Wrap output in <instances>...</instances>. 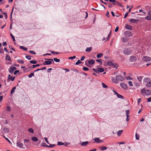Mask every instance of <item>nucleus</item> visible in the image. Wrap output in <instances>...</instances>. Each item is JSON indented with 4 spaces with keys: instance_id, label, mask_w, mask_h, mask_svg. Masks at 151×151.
I'll return each mask as SVG.
<instances>
[{
    "instance_id": "5fc2aeb1",
    "label": "nucleus",
    "mask_w": 151,
    "mask_h": 151,
    "mask_svg": "<svg viewBox=\"0 0 151 151\" xmlns=\"http://www.w3.org/2000/svg\"><path fill=\"white\" fill-rule=\"evenodd\" d=\"M83 69L84 71H86L89 70V69L88 68L86 67H83Z\"/></svg>"
},
{
    "instance_id": "a19ab883",
    "label": "nucleus",
    "mask_w": 151,
    "mask_h": 151,
    "mask_svg": "<svg viewBox=\"0 0 151 151\" xmlns=\"http://www.w3.org/2000/svg\"><path fill=\"white\" fill-rule=\"evenodd\" d=\"M146 90L145 88L142 89V90L141 91V93H143V94L144 93V94H145Z\"/></svg>"
},
{
    "instance_id": "473e14b6",
    "label": "nucleus",
    "mask_w": 151,
    "mask_h": 151,
    "mask_svg": "<svg viewBox=\"0 0 151 151\" xmlns=\"http://www.w3.org/2000/svg\"><path fill=\"white\" fill-rule=\"evenodd\" d=\"M19 47L20 49H22L26 51L27 50V47H25L23 46H20Z\"/></svg>"
},
{
    "instance_id": "37998d69",
    "label": "nucleus",
    "mask_w": 151,
    "mask_h": 151,
    "mask_svg": "<svg viewBox=\"0 0 151 151\" xmlns=\"http://www.w3.org/2000/svg\"><path fill=\"white\" fill-rule=\"evenodd\" d=\"M49 145H50V146H49V145H48V146H47V147H48V148H51V147H55V144H49Z\"/></svg>"
},
{
    "instance_id": "052dcab7",
    "label": "nucleus",
    "mask_w": 151,
    "mask_h": 151,
    "mask_svg": "<svg viewBox=\"0 0 151 151\" xmlns=\"http://www.w3.org/2000/svg\"><path fill=\"white\" fill-rule=\"evenodd\" d=\"M96 62L100 63L101 64L102 63V62L101 59H97L96 60Z\"/></svg>"
},
{
    "instance_id": "393cba45",
    "label": "nucleus",
    "mask_w": 151,
    "mask_h": 151,
    "mask_svg": "<svg viewBox=\"0 0 151 151\" xmlns=\"http://www.w3.org/2000/svg\"><path fill=\"white\" fill-rule=\"evenodd\" d=\"M143 77V76H140L139 77H137V79L138 81L139 82H141V81H142Z\"/></svg>"
},
{
    "instance_id": "603ef678",
    "label": "nucleus",
    "mask_w": 151,
    "mask_h": 151,
    "mask_svg": "<svg viewBox=\"0 0 151 151\" xmlns=\"http://www.w3.org/2000/svg\"><path fill=\"white\" fill-rule=\"evenodd\" d=\"M6 110L7 111H11L10 107L9 106H7L6 107Z\"/></svg>"
},
{
    "instance_id": "6e6552de",
    "label": "nucleus",
    "mask_w": 151,
    "mask_h": 151,
    "mask_svg": "<svg viewBox=\"0 0 151 151\" xmlns=\"http://www.w3.org/2000/svg\"><path fill=\"white\" fill-rule=\"evenodd\" d=\"M120 86L122 88L124 89H126L127 88V84L124 83H121L120 84Z\"/></svg>"
},
{
    "instance_id": "72a5a7b5",
    "label": "nucleus",
    "mask_w": 151,
    "mask_h": 151,
    "mask_svg": "<svg viewBox=\"0 0 151 151\" xmlns=\"http://www.w3.org/2000/svg\"><path fill=\"white\" fill-rule=\"evenodd\" d=\"M92 49L91 47H87L86 50V51L89 52L91 51Z\"/></svg>"
},
{
    "instance_id": "09e8293b",
    "label": "nucleus",
    "mask_w": 151,
    "mask_h": 151,
    "mask_svg": "<svg viewBox=\"0 0 151 151\" xmlns=\"http://www.w3.org/2000/svg\"><path fill=\"white\" fill-rule=\"evenodd\" d=\"M41 145L43 147H47V146H48V145H46V144L45 142H42L41 143Z\"/></svg>"
},
{
    "instance_id": "bb28decb",
    "label": "nucleus",
    "mask_w": 151,
    "mask_h": 151,
    "mask_svg": "<svg viewBox=\"0 0 151 151\" xmlns=\"http://www.w3.org/2000/svg\"><path fill=\"white\" fill-rule=\"evenodd\" d=\"M103 55L102 53H99L97 55V58H101Z\"/></svg>"
},
{
    "instance_id": "a878e982",
    "label": "nucleus",
    "mask_w": 151,
    "mask_h": 151,
    "mask_svg": "<svg viewBox=\"0 0 151 151\" xmlns=\"http://www.w3.org/2000/svg\"><path fill=\"white\" fill-rule=\"evenodd\" d=\"M126 115L127 116V117H129L130 116H129V110H128L126 111Z\"/></svg>"
},
{
    "instance_id": "58836bf2",
    "label": "nucleus",
    "mask_w": 151,
    "mask_h": 151,
    "mask_svg": "<svg viewBox=\"0 0 151 151\" xmlns=\"http://www.w3.org/2000/svg\"><path fill=\"white\" fill-rule=\"evenodd\" d=\"M107 5L109 8H112L113 7L112 4L109 2H108Z\"/></svg>"
},
{
    "instance_id": "c9c22d12",
    "label": "nucleus",
    "mask_w": 151,
    "mask_h": 151,
    "mask_svg": "<svg viewBox=\"0 0 151 151\" xmlns=\"http://www.w3.org/2000/svg\"><path fill=\"white\" fill-rule=\"evenodd\" d=\"M146 86L148 87H151V81H148L146 85Z\"/></svg>"
},
{
    "instance_id": "680f3d73",
    "label": "nucleus",
    "mask_w": 151,
    "mask_h": 151,
    "mask_svg": "<svg viewBox=\"0 0 151 151\" xmlns=\"http://www.w3.org/2000/svg\"><path fill=\"white\" fill-rule=\"evenodd\" d=\"M72 70L73 71L76 72L77 73H78L79 72L78 70L76 69H73Z\"/></svg>"
},
{
    "instance_id": "13d9d810",
    "label": "nucleus",
    "mask_w": 151,
    "mask_h": 151,
    "mask_svg": "<svg viewBox=\"0 0 151 151\" xmlns=\"http://www.w3.org/2000/svg\"><path fill=\"white\" fill-rule=\"evenodd\" d=\"M31 56L30 55L26 56L25 58L28 59V60H31Z\"/></svg>"
},
{
    "instance_id": "9b49d317",
    "label": "nucleus",
    "mask_w": 151,
    "mask_h": 151,
    "mask_svg": "<svg viewBox=\"0 0 151 151\" xmlns=\"http://www.w3.org/2000/svg\"><path fill=\"white\" fill-rule=\"evenodd\" d=\"M15 78V77H12L11 76L10 74H9L8 76V79L11 80L12 81H14Z\"/></svg>"
},
{
    "instance_id": "f704fd0d",
    "label": "nucleus",
    "mask_w": 151,
    "mask_h": 151,
    "mask_svg": "<svg viewBox=\"0 0 151 151\" xmlns=\"http://www.w3.org/2000/svg\"><path fill=\"white\" fill-rule=\"evenodd\" d=\"M3 131L5 132H9V129L6 127H5L3 129Z\"/></svg>"
},
{
    "instance_id": "6e6d98bb",
    "label": "nucleus",
    "mask_w": 151,
    "mask_h": 151,
    "mask_svg": "<svg viewBox=\"0 0 151 151\" xmlns=\"http://www.w3.org/2000/svg\"><path fill=\"white\" fill-rule=\"evenodd\" d=\"M40 64H37L36 65H32V68H34L35 67H37L40 66Z\"/></svg>"
},
{
    "instance_id": "412c9836",
    "label": "nucleus",
    "mask_w": 151,
    "mask_h": 151,
    "mask_svg": "<svg viewBox=\"0 0 151 151\" xmlns=\"http://www.w3.org/2000/svg\"><path fill=\"white\" fill-rule=\"evenodd\" d=\"M6 59L7 60H8L10 61H12L10 57L8 55H6Z\"/></svg>"
},
{
    "instance_id": "f8f14e48",
    "label": "nucleus",
    "mask_w": 151,
    "mask_h": 151,
    "mask_svg": "<svg viewBox=\"0 0 151 151\" xmlns=\"http://www.w3.org/2000/svg\"><path fill=\"white\" fill-rule=\"evenodd\" d=\"M125 27L127 29L131 30H132L133 29L132 27L131 26L128 24H126L125 26Z\"/></svg>"
},
{
    "instance_id": "de8ad7c7",
    "label": "nucleus",
    "mask_w": 151,
    "mask_h": 151,
    "mask_svg": "<svg viewBox=\"0 0 151 151\" xmlns=\"http://www.w3.org/2000/svg\"><path fill=\"white\" fill-rule=\"evenodd\" d=\"M29 62L30 63L33 64H35L37 63V61L34 60L30 61Z\"/></svg>"
},
{
    "instance_id": "6ab92c4d",
    "label": "nucleus",
    "mask_w": 151,
    "mask_h": 151,
    "mask_svg": "<svg viewBox=\"0 0 151 151\" xmlns=\"http://www.w3.org/2000/svg\"><path fill=\"white\" fill-rule=\"evenodd\" d=\"M145 94L147 95H150L151 94V90H146Z\"/></svg>"
},
{
    "instance_id": "c85d7f7f",
    "label": "nucleus",
    "mask_w": 151,
    "mask_h": 151,
    "mask_svg": "<svg viewBox=\"0 0 151 151\" xmlns=\"http://www.w3.org/2000/svg\"><path fill=\"white\" fill-rule=\"evenodd\" d=\"M123 132V130L118 131L117 133L118 136H120Z\"/></svg>"
},
{
    "instance_id": "f3484780",
    "label": "nucleus",
    "mask_w": 151,
    "mask_h": 151,
    "mask_svg": "<svg viewBox=\"0 0 151 151\" xmlns=\"http://www.w3.org/2000/svg\"><path fill=\"white\" fill-rule=\"evenodd\" d=\"M93 140L95 141V142L96 143H99L100 139L99 138L95 137L93 139Z\"/></svg>"
},
{
    "instance_id": "4be33fe9",
    "label": "nucleus",
    "mask_w": 151,
    "mask_h": 151,
    "mask_svg": "<svg viewBox=\"0 0 151 151\" xmlns=\"http://www.w3.org/2000/svg\"><path fill=\"white\" fill-rule=\"evenodd\" d=\"M107 65L110 66H114V64L113 63H112L111 62H107Z\"/></svg>"
},
{
    "instance_id": "69168bd1",
    "label": "nucleus",
    "mask_w": 151,
    "mask_h": 151,
    "mask_svg": "<svg viewBox=\"0 0 151 151\" xmlns=\"http://www.w3.org/2000/svg\"><path fill=\"white\" fill-rule=\"evenodd\" d=\"M76 58V56H73V57H69L68 58V59H74L75 58Z\"/></svg>"
},
{
    "instance_id": "2eb2a0df",
    "label": "nucleus",
    "mask_w": 151,
    "mask_h": 151,
    "mask_svg": "<svg viewBox=\"0 0 151 151\" xmlns=\"http://www.w3.org/2000/svg\"><path fill=\"white\" fill-rule=\"evenodd\" d=\"M24 144L25 146L27 147V143H28L29 142V140L27 139H24Z\"/></svg>"
},
{
    "instance_id": "e2e57ef3",
    "label": "nucleus",
    "mask_w": 151,
    "mask_h": 151,
    "mask_svg": "<svg viewBox=\"0 0 151 151\" xmlns=\"http://www.w3.org/2000/svg\"><path fill=\"white\" fill-rule=\"evenodd\" d=\"M14 90H15L14 89H13V88H12V89H11V92H10V93L11 94H12V95H13V93H14Z\"/></svg>"
},
{
    "instance_id": "dca6fc26",
    "label": "nucleus",
    "mask_w": 151,
    "mask_h": 151,
    "mask_svg": "<svg viewBox=\"0 0 151 151\" xmlns=\"http://www.w3.org/2000/svg\"><path fill=\"white\" fill-rule=\"evenodd\" d=\"M32 140L34 142H37L38 141V139L37 137H31Z\"/></svg>"
},
{
    "instance_id": "a18cd8bd",
    "label": "nucleus",
    "mask_w": 151,
    "mask_h": 151,
    "mask_svg": "<svg viewBox=\"0 0 151 151\" xmlns=\"http://www.w3.org/2000/svg\"><path fill=\"white\" fill-rule=\"evenodd\" d=\"M101 84L103 88H108V86L104 83H102Z\"/></svg>"
},
{
    "instance_id": "79ce46f5",
    "label": "nucleus",
    "mask_w": 151,
    "mask_h": 151,
    "mask_svg": "<svg viewBox=\"0 0 151 151\" xmlns=\"http://www.w3.org/2000/svg\"><path fill=\"white\" fill-rule=\"evenodd\" d=\"M3 137L5 139L7 140L9 143L10 144H12L11 142L10 141V140L7 138L6 137L4 136H3Z\"/></svg>"
},
{
    "instance_id": "49530a36",
    "label": "nucleus",
    "mask_w": 151,
    "mask_h": 151,
    "mask_svg": "<svg viewBox=\"0 0 151 151\" xmlns=\"http://www.w3.org/2000/svg\"><path fill=\"white\" fill-rule=\"evenodd\" d=\"M83 63V62H81L80 60H78L75 63L76 65H78L79 64Z\"/></svg>"
},
{
    "instance_id": "b1692460",
    "label": "nucleus",
    "mask_w": 151,
    "mask_h": 151,
    "mask_svg": "<svg viewBox=\"0 0 151 151\" xmlns=\"http://www.w3.org/2000/svg\"><path fill=\"white\" fill-rule=\"evenodd\" d=\"M88 63L89 64H93L95 63V61L94 60H92L88 61Z\"/></svg>"
},
{
    "instance_id": "f257e3e1",
    "label": "nucleus",
    "mask_w": 151,
    "mask_h": 151,
    "mask_svg": "<svg viewBox=\"0 0 151 151\" xmlns=\"http://www.w3.org/2000/svg\"><path fill=\"white\" fill-rule=\"evenodd\" d=\"M124 79V78L121 75H117L116 76V78L113 77L112 78V81L113 83L117 84L118 83V81H123Z\"/></svg>"
},
{
    "instance_id": "cd10ccee",
    "label": "nucleus",
    "mask_w": 151,
    "mask_h": 151,
    "mask_svg": "<svg viewBox=\"0 0 151 151\" xmlns=\"http://www.w3.org/2000/svg\"><path fill=\"white\" fill-rule=\"evenodd\" d=\"M116 96L118 98H120L123 99H124V97L123 96L119 93H118L117 95Z\"/></svg>"
},
{
    "instance_id": "7c9ffc66",
    "label": "nucleus",
    "mask_w": 151,
    "mask_h": 151,
    "mask_svg": "<svg viewBox=\"0 0 151 151\" xmlns=\"http://www.w3.org/2000/svg\"><path fill=\"white\" fill-rule=\"evenodd\" d=\"M17 61L18 63H19L20 64H24V61L22 60L21 59H18L17 60Z\"/></svg>"
},
{
    "instance_id": "8fccbe9b",
    "label": "nucleus",
    "mask_w": 151,
    "mask_h": 151,
    "mask_svg": "<svg viewBox=\"0 0 151 151\" xmlns=\"http://www.w3.org/2000/svg\"><path fill=\"white\" fill-rule=\"evenodd\" d=\"M34 76V73H32L29 75H28V77L29 78H31L32 76Z\"/></svg>"
},
{
    "instance_id": "a211bd4d",
    "label": "nucleus",
    "mask_w": 151,
    "mask_h": 151,
    "mask_svg": "<svg viewBox=\"0 0 151 151\" xmlns=\"http://www.w3.org/2000/svg\"><path fill=\"white\" fill-rule=\"evenodd\" d=\"M99 149L101 150L104 151L106 150L107 149V147L104 146H101L99 147Z\"/></svg>"
},
{
    "instance_id": "0eeeda50",
    "label": "nucleus",
    "mask_w": 151,
    "mask_h": 151,
    "mask_svg": "<svg viewBox=\"0 0 151 151\" xmlns=\"http://www.w3.org/2000/svg\"><path fill=\"white\" fill-rule=\"evenodd\" d=\"M16 144L17 146L19 148H24V147H23L24 144L22 143L19 142H17Z\"/></svg>"
},
{
    "instance_id": "5701e85b",
    "label": "nucleus",
    "mask_w": 151,
    "mask_h": 151,
    "mask_svg": "<svg viewBox=\"0 0 151 151\" xmlns=\"http://www.w3.org/2000/svg\"><path fill=\"white\" fill-rule=\"evenodd\" d=\"M145 19L146 20H151V16H146L145 17Z\"/></svg>"
},
{
    "instance_id": "4d7b16f0",
    "label": "nucleus",
    "mask_w": 151,
    "mask_h": 151,
    "mask_svg": "<svg viewBox=\"0 0 151 151\" xmlns=\"http://www.w3.org/2000/svg\"><path fill=\"white\" fill-rule=\"evenodd\" d=\"M136 139L137 140H138L139 139V134H137V133L135 134Z\"/></svg>"
},
{
    "instance_id": "9d476101",
    "label": "nucleus",
    "mask_w": 151,
    "mask_h": 151,
    "mask_svg": "<svg viewBox=\"0 0 151 151\" xmlns=\"http://www.w3.org/2000/svg\"><path fill=\"white\" fill-rule=\"evenodd\" d=\"M129 21L131 23H135L138 22V20L134 19H129Z\"/></svg>"
},
{
    "instance_id": "774afa93",
    "label": "nucleus",
    "mask_w": 151,
    "mask_h": 151,
    "mask_svg": "<svg viewBox=\"0 0 151 151\" xmlns=\"http://www.w3.org/2000/svg\"><path fill=\"white\" fill-rule=\"evenodd\" d=\"M19 72V70H16L14 72V74L15 75L17 74V73Z\"/></svg>"
},
{
    "instance_id": "0e129e2a",
    "label": "nucleus",
    "mask_w": 151,
    "mask_h": 151,
    "mask_svg": "<svg viewBox=\"0 0 151 151\" xmlns=\"http://www.w3.org/2000/svg\"><path fill=\"white\" fill-rule=\"evenodd\" d=\"M134 85L136 86H140V84L137 82H135L134 83Z\"/></svg>"
},
{
    "instance_id": "ddd939ff",
    "label": "nucleus",
    "mask_w": 151,
    "mask_h": 151,
    "mask_svg": "<svg viewBox=\"0 0 151 151\" xmlns=\"http://www.w3.org/2000/svg\"><path fill=\"white\" fill-rule=\"evenodd\" d=\"M113 4L114 5H117L118 6H120L121 7H123V6L121 4V3H120L119 2L117 1H116L115 3H113Z\"/></svg>"
},
{
    "instance_id": "bf43d9fd",
    "label": "nucleus",
    "mask_w": 151,
    "mask_h": 151,
    "mask_svg": "<svg viewBox=\"0 0 151 151\" xmlns=\"http://www.w3.org/2000/svg\"><path fill=\"white\" fill-rule=\"evenodd\" d=\"M92 70L94 71L96 73H99V71L96 68H93L92 69Z\"/></svg>"
},
{
    "instance_id": "20e7f679",
    "label": "nucleus",
    "mask_w": 151,
    "mask_h": 151,
    "mask_svg": "<svg viewBox=\"0 0 151 151\" xmlns=\"http://www.w3.org/2000/svg\"><path fill=\"white\" fill-rule=\"evenodd\" d=\"M16 69L17 68L15 67L11 66L8 70V71L11 74H12L13 73V71Z\"/></svg>"
},
{
    "instance_id": "864d4df0",
    "label": "nucleus",
    "mask_w": 151,
    "mask_h": 151,
    "mask_svg": "<svg viewBox=\"0 0 151 151\" xmlns=\"http://www.w3.org/2000/svg\"><path fill=\"white\" fill-rule=\"evenodd\" d=\"M10 35L11 37L12 38L13 40V41L14 42L15 41V40L14 38V37L12 35V34L11 33L10 34Z\"/></svg>"
},
{
    "instance_id": "423d86ee",
    "label": "nucleus",
    "mask_w": 151,
    "mask_h": 151,
    "mask_svg": "<svg viewBox=\"0 0 151 151\" xmlns=\"http://www.w3.org/2000/svg\"><path fill=\"white\" fill-rule=\"evenodd\" d=\"M142 60L145 62L150 61L151 60V58L148 56H144L143 57Z\"/></svg>"
},
{
    "instance_id": "7ed1b4c3",
    "label": "nucleus",
    "mask_w": 151,
    "mask_h": 151,
    "mask_svg": "<svg viewBox=\"0 0 151 151\" xmlns=\"http://www.w3.org/2000/svg\"><path fill=\"white\" fill-rule=\"evenodd\" d=\"M123 53L125 55H129L131 54L132 51L129 48H126L123 51Z\"/></svg>"
},
{
    "instance_id": "2f4dec72",
    "label": "nucleus",
    "mask_w": 151,
    "mask_h": 151,
    "mask_svg": "<svg viewBox=\"0 0 151 151\" xmlns=\"http://www.w3.org/2000/svg\"><path fill=\"white\" fill-rule=\"evenodd\" d=\"M150 79L149 78H145L143 80L144 82L147 83L148 81H150Z\"/></svg>"
},
{
    "instance_id": "c03bdc74",
    "label": "nucleus",
    "mask_w": 151,
    "mask_h": 151,
    "mask_svg": "<svg viewBox=\"0 0 151 151\" xmlns=\"http://www.w3.org/2000/svg\"><path fill=\"white\" fill-rule=\"evenodd\" d=\"M54 60L56 62H59L60 60L59 59H58L56 58H54L53 59V60Z\"/></svg>"
},
{
    "instance_id": "4468645a",
    "label": "nucleus",
    "mask_w": 151,
    "mask_h": 151,
    "mask_svg": "<svg viewBox=\"0 0 151 151\" xmlns=\"http://www.w3.org/2000/svg\"><path fill=\"white\" fill-rule=\"evenodd\" d=\"M89 142L88 141L83 142H82L81 144V145L82 146H85Z\"/></svg>"
},
{
    "instance_id": "3c124183",
    "label": "nucleus",
    "mask_w": 151,
    "mask_h": 151,
    "mask_svg": "<svg viewBox=\"0 0 151 151\" xmlns=\"http://www.w3.org/2000/svg\"><path fill=\"white\" fill-rule=\"evenodd\" d=\"M2 13L5 16V19H6L7 17V13L3 11L2 12Z\"/></svg>"
},
{
    "instance_id": "aec40b11",
    "label": "nucleus",
    "mask_w": 151,
    "mask_h": 151,
    "mask_svg": "<svg viewBox=\"0 0 151 151\" xmlns=\"http://www.w3.org/2000/svg\"><path fill=\"white\" fill-rule=\"evenodd\" d=\"M122 41L123 42H126L128 40V38L127 37H124L122 38Z\"/></svg>"
},
{
    "instance_id": "338daca9",
    "label": "nucleus",
    "mask_w": 151,
    "mask_h": 151,
    "mask_svg": "<svg viewBox=\"0 0 151 151\" xmlns=\"http://www.w3.org/2000/svg\"><path fill=\"white\" fill-rule=\"evenodd\" d=\"M9 48L10 49H11V50H14V51H15V49L14 48H13V47H12L11 46V45H9Z\"/></svg>"
},
{
    "instance_id": "4c0bfd02",
    "label": "nucleus",
    "mask_w": 151,
    "mask_h": 151,
    "mask_svg": "<svg viewBox=\"0 0 151 151\" xmlns=\"http://www.w3.org/2000/svg\"><path fill=\"white\" fill-rule=\"evenodd\" d=\"M51 53L52 54L55 55V54H59V52H55L53 51H51Z\"/></svg>"
},
{
    "instance_id": "c756f323",
    "label": "nucleus",
    "mask_w": 151,
    "mask_h": 151,
    "mask_svg": "<svg viewBox=\"0 0 151 151\" xmlns=\"http://www.w3.org/2000/svg\"><path fill=\"white\" fill-rule=\"evenodd\" d=\"M98 70L99 71V72L102 73L104 71V70L102 68H98Z\"/></svg>"
},
{
    "instance_id": "f03ea898",
    "label": "nucleus",
    "mask_w": 151,
    "mask_h": 151,
    "mask_svg": "<svg viewBox=\"0 0 151 151\" xmlns=\"http://www.w3.org/2000/svg\"><path fill=\"white\" fill-rule=\"evenodd\" d=\"M45 60H48L49 61H44L43 63V64L44 65H50L52 63V62L54 63L53 59H48L45 58Z\"/></svg>"
},
{
    "instance_id": "e433bc0d",
    "label": "nucleus",
    "mask_w": 151,
    "mask_h": 151,
    "mask_svg": "<svg viewBox=\"0 0 151 151\" xmlns=\"http://www.w3.org/2000/svg\"><path fill=\"white\" fill-rule=\"evenodd\" d=\"M28 130L29 132L31 133H33L34 132L33 129L32 128H29L28 129Z\"/></svg>"
},
{
    "instance_id": "1a4fd4ad",
    "label": "nucleus",
    "mask_w": 151,
    "mask_h": 151,
    "mask_svg": "<svg viewBox=\"0 0 151 151\" xmlns=\"http://www.w3.org/2000/svg\"><path fill=\"white\" fill-rule=\"evenodd\" d=\"M137 60L135 56H132L130 57L129 60L131 62H134Z\"/></svg>"
},
{
    "instance_id": "ea45409f",
    "label": "nucleus",
    "mask_w": 151,
    "mask_h": 151,
    "mask_svg": "<svg viewBox=\"0 0 151 151\" xmlns=\"http://www.w3.org/2000/svg\"><path fill=\"white\" fill-rule=\"evenodd\" d=\"M57 145H64V143L61 142H58Z\"/></svg>"
},
{
    "instance_id": "39448f33",
    "label": "nucleus",
    "mask_w": 151,
    "mask_h": 151,
    "mask_svg": "<svg viewBox=\"0 0 151 151\" xmlns=\"http://www.w3.org/2000/svg\"><path fill=\"white\" fill-rule=\"evenodd\" d=\"M124 35L127 37H130L132 36V33L129 31H127L124 32Z\"/></svg>"
}]
</instances>
